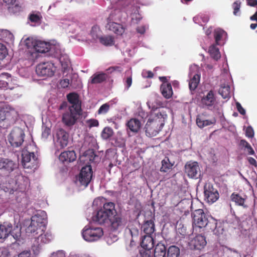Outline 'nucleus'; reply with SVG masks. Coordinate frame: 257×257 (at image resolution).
Returning a JSON list of instances; mask_svg holds the SVG:
<instances>
[{"mask_svg":"<svg viewBox=\"0 0 257 257\" xmlns=\"http://www.w3.org/2000/svg\"><path fill=\"white\" fill-rule=\"evenodd\" d=\"M35 219L34 220L33 223H31L29 226L26 229V233L29 236L35 238L40 233H42L44 231V230L42 229V228L38 227V226L34 225V223H36Z\"/></svg>","mask_w":257,"mask_h":257,"instance_id":"4be33fe9","label":"nucleus"},{"mask_svg":"<svg viewBox=\"0 0 257 257\" xmlns=\"http://www.w3.org/2000/svg\"><path fill=\"white\" fill-rule=\"evenodd\" d=\"M50 257H66V254L64 251L58 250L51 253Z\"/></svg>","mask_w":257,"mask_h":257,"instance_id":"680f3d73","label":"nucleus"},{"mask_svg":"<svg viewBox=\"0 0 257 257\" xmlns=\"http://www.w3.org/2000/svg\"><path fill=\"white\" fill-rule=\"evenodd\" d=\"M76 158V154L73 151H65L59 156V160L62 162H71Z\"/></svg>","mask_w":257,"mask_h":257,"instance_id":"5701e85b","label":"nucleus"},{"mask_svg":"<svg viewBox=\"0 0 257 257\" xmlns=\"http://www.w3.org/2000/svg\"><path fill=\"white\" fill-rule=\"evenodd\" d=\"M109 109V106L107 104L105 103L101 106L99 108L98 113L99 114H105L106 113Z\"/></svg>","mask_w":257,"mask_h":257,"instance_id":"052dcab7","label":"nucleus"},{"mask_svg":"<svg viewBox=\"0 0 257 257\" xmlns=\"http://www.w3.org/2000/svg\"><path fill=\"white\" fill-rule=\"evenodd\" d=\"M24 42L27 47H33L34 50L39 53L48 52L50 50V46H51L50 42L35 40L31 37L27 38Z\"/></svg>","mask_w":257,"mask_h":257,"instance_id":"7ed1b4c3","label":"nucleus"},{"mask_svg":"<svg viewBox=\"0 0 257 257\" xmlns=\"http://www.w3.org/2000/svg\"><path fill=\"white\" fill-rule=\"evenodd\" d=\"M87 126L91 128L98 126L99 122L97 120L95 119H88L86 121Z\"/></svg>","mask_w":257,"mask_h":257,"instance_id":"4d7b16f0","label":"nucleus"},{"mask_svg":"<svg viewBox=\"0 0 257 257\" xmlns=\"http://www.w3.org/2000/svg\"><path fill=\"white\" fill-rule=\"evenodd\" d=\"M0 88H7L10 80V76L7 73L2 74L0 76Z\"/></svg>","mask_w":257,"mask_h":257,"instance_id":"ea45409f","label":"nucleus"},{"mask_svg":"<svg viewBox=\"0 0 257 257\" xmlns=\"http://www.w3.org/2000/svg\"><path fill=\"white\" fill-rule=\"evenodd\" d=\"M245 200L242 198L241 205L243 207V208H245L247 210V211H246L247 214H244V215L246 216H247V215L249 216L250 213L251 212V208L248 205L245 204Z\"/></svg>","mask_w":257,"mask_h":257,"instance_id":"0e129e2a","label":"nucleus"},{"mask_svg":"<svg viewBox=\"0 0 257 257\" xmlns=\"http://www.w3.org/2000/svg\"><path fill=\"white\" fill-rule=\"evenodd\" d=\"M8 54V52L6 47L0 42V60L4 59Z\"/></svg>","mask_w":257,"mask_h":257,"instance_id":"3c124183","label":"nucleus"},{"mask_svg":"<svg viewBox=\"0 0 257 257\" xmlns=\"http://www.w3.org/2000/svg\"><path fill=\"white\" fill-rule=\"evenodd\" d=\"M227 34L224 31L219 29H217L215 30V38L216 43L217 44H220V41H223L225 40Z\"/></svg>","mask_w":257,"mask_h":257,"instance_id":"c9c22d12","label":"nucleus"},{"mask_svg":"<svg viewBox=\"0 0 257 257\" xmlns=\"http://www.w3.org/2000/svg\"><path fill=\"white\" fill-rule=\"evenodd\" d=\"M165 246L161 243H158L154 250V257H165Z\"/></svg>","mask_w":257,"mask_h":257,"instance_id":"f704fd0d","label":"nucleus"},{"mask_svg":"<svg viewBox=\"0 0 257 257\" xmlns=\"http://www.w3.org/2000/svg\"><path fill=\"white\" fill-rule=\"evenodd\" d=\"M180 254V249L176 246H171L168 250V257H178Z\"/></svg>","mask_w":257,"mask_h":257,"instance_id":"a19ab883","label":"nucleus"},{"mask_svg":"<svg viewBox=\"0 0 257 257\" xmlns=\"http://www.w3.org/2000/svg\"><path fill=\"white\" fill-rule=\"evenodd\" d=\"M139 225L137 223L136 225L131 224L129 225L127 230L131 234L132 237H136L138 236L139 233Z\"/></svg>","mask_w":257,"mask_h":257,"instance_id":"79ce46f5","label":"nucleus"},{"mask_svg":"<svg viewBox=\"0 0 257 257\" xmlns=\"http://www.w3.org/2000/svg\"><path fill=\"white\" fill-rule=\"evenodd\" d=\"M245 135L248 138H252L254 136V131L250 126H247L245 130Z\"/></svg>","mask_w":257,"mask_h":257,"instance_id":"13d9d810","label":"nucleus"},{"mask_svg":"<svg viewBox=\"0 0 257 257\" xmlns=\"http://www.w3.org/2000/svg\"><path fill=\"white\" fill-rule=\"evenodd\" d=\"M70 84V80L67 78L62 79L60 82L59 85L63 88L67 87Z\"/></svg>","mask_w":257,"mask_h":257,"instance_id":"69168bd1","label":"nucleus"},{"mask_svg":"<svg viewBox=\"0 0 257 257\" xmlns=\"http://www.w3.org/2000/svg\"><path fill=\"white\" fill-rule=\"evenodd\" d=\"M56 71V67L50 62H43L38 64L36 69L38 75L43 77L52 76Z\"/></svg>","mask_w":257,"mask_h":257,"instance_id":"423d86ee","label":"nucleus"},{"mask_svg":"<svg viewBox=\"0 0 257 257\" xmlns=\"http://www.w3.org/2000/svg\"><path fill=\"white\" fill-rule=\"evenodd\" d=\"M185 172L189 178L197 179L200 176V168L198 163L187 162L185 166Z\"/></svg>","mask_w":257,"mask_h":257,"instance_id":"4468645a","label":"nucleus"},{"mask_svg":"<svg viewBox=\"0 0 257 257\" xmlns=\"http://www.w3.org/2000/svg\"><path fill=\"white\" fill-rule=\"evenodd\" d=\"M18 168V164L8 159L0 158V170L5 176H9L15 169Z\"/></svg>","mask_w":257,"mask_h":257,"instance_id":"2eb2a0df","label":"nucleus"},{"mask_svg":"<svg viewBox=\"0 0 257 257\" xmlns=\"http://www.w3.org/2000/svg\"><path fill=\"white\" fill-rule=\"evenodd\" d=\"M205 200L209 204L215 202L219 198V194L210 183H206L204 187Z\"/></svg>","mask_w":257,"mask_h":257,"instance_id":"ddd939ff","label":"nucleus"},{"mask_svg":"<svg viewBox=\"0 0 257 257\" xmlns=\"http://www.w3.org/2000/svg\"><path fill=\"white\" fill-rule=\"evenodd\" d=\"M69 137L68 133L62 128L56 131L53 135V141L55 146L60 149L66 147L68 144Z\"/></svg>","mask_w":257,"mask_h":257,"instance_id":"39448f33","label":"nucleus"},{"mask_svg":"<svg viewBox=\"0 0 257 257\" xmlns=\"http://www.w3.org/2000/svg\"><path fill=\"white\" fill-rule=\"evenodd\" d=\"M127 126L131 131L137 133L142 126L141 122L137 118H132L127 123Z\"/></svg>","mask_w":257,"mask_h":257,"instance_id":"a878e982","label":"nucleus"},{"mask_svg":"<svg viewBox=\"0 0 257 257\" xmlns=\"http://www.w3.org/2000/svg\"><path fill=\"white\" fill-rule=\"evenodd\" d=\"M106 78V75L104 73H97L94 74L90 80V82L92 84H96L103 81Z\"/></svg>","mask_w":257,"mask_h":257,"instance_id":"4c0bfd02","label":"nucleus"},{"mask_svg":"<svg viewBox=\"0 0 257 257\" xmlns=\"http://www.w3.org/2000/svg\"><path fill=\"white\" fill-rule=\"evenodd\" d=\"M100 30L98 26H94L92 28L90 35L94 40L99 39V36L100 35Z\"/></svg>","mask_w":257,"mask_h":257,"instance_id":"de8ad7c7","label":"nucleus"},{"mask_svg":"<svg viewBox=\"0 0 257 257\" xmlns=\"http://www.w3.org/2000/svg\"><path fill=\"white\" fill-rule=\"evenodd\" d=\"M209 52L210 55L216 60H218L220 58V54L219 50L215 46H211L209 49Z\"/></svg>","mask_w":257,"mask_h":257,"instance_id":"a18cd8bd","label":"nucleus"},{"mask_svg":"<svg viewBox=\"0 0 257 257\" xmlns=\"http://www.w3.org/2000/svg\"><path fill=\"white\" fill-rule=\"evenodd\" d=\"M159 79L163 82L161 87V90L163 95L166 98L171 97L173 94V91L171 84L167 83V78L165 77H160Z\"/></svg>","mask_w":257,"mask_h":257,"instance_id":"6ab92c4d","label":"nucleus"},{"mask_svg":"<svg viewBox=\"0 0 257 257\" xmlns=\"http://www.w3.org/2000/svg\"><path fill=\"white\" fill-rule=\"evenodd\" d=\"M206 244V241L204 236L197 235L193 237L189 242V245L191 248L201 249Z\"/></svg>","mask_w":257,"mask_h":257,"instance_id":"a211bd4d","label":"nucleus"},{"mask_svg":"<svg viewBox=\"0 0 257 257\" xmlns=\"http://www.w3.org/2000/svg\"><path fill=\"white\" fill-rule=\"evenodd\" d=\"M81 234L83 238L88 242H93L99 240L103 235L100 227L85 226L82 229Z\"/></svg>","mask_w":257,"mask_h":257,"instance_id":"f03ea898","label":"nucleus"},{"mask_svg":"<svg viewBox=\"0 0 257 257\" xmlns=\"http://www.w3.org/2000/svg\"><path fill=\"white\" fill-rule=\"evenodd\" d=\"M0 257H11L9 249L5 247H0Z\"/></svg>","mask_w":257,"mask_h":257,"instance_id":"6e6d98bb","label":"nucleus"},{"mask_svg":"<svg viewBox=\"0 0 257 257\" xmlns=\"http://www.w3.org/2000/svg\"><path fill=\"white\" fill-rule=\"evenodd\" d=\"M80 114V110L69 108L68 111L62 115V122L67 126L73 125L76 122Z\"/></svg>","mask_w":257,"mask_h":257,"instance_id":"0eeeda50","label":"nucleus"},{"mask_svg":"<svg viewBox=\"0 0 257 257\" xmlns=\"http://www.w3.org/2000/svg\"><path fill=\"white\" fill-rule=\"evenodd\" d=\"M60 61L64 71H67L70 68V63L68 59H65L63 57H61Z\"/></svg>","mask_w":257,"mask_h":257,"instance_id":"8fccbe9b","label":"nucleus"},{"mask_svg":"<svg viewBox=\"0 0 257 257\" xmlns=\"http://www.w3.org/2000/svg\"><path fill=\"white\" fill-rule=\"evenodd\" d=\"M0 39H2L7 43L14 41V37L12 33L6 30H0Z\"/></svg>","mask_w":257,"mask_h":257,"instance_id":"2f4dec72","label":"nucleus"},{"mask_svg":"<svg viewBox=\"0 0 257 257\" xmlns=\"http://www.w3.org/2000/svg\"><path fill=\"white\" fill-rule=\"evenodd\" d=\"M144 232L147 234L150 235L153 233L155 230L154 224L152 221H146L142 226Z\"/></svg>","mask_w":257,"mask_h":257,"instance_id":"e433bc0d","label":"nucleus"},{"mask_svg":"<svg viewBox=\"0 0 257 257\" xmlns=\"http://www.w3.org/2000/svg\"><path fill=\"white\" fill-rule=\"evenodd\" d=\"M30 20L33 22H38L40 20V17L36 14H32L30 16Z\"/></svg>","mask_w":257,"mask_h":257,"instance_id":"338daca9","label":"nucleus"},{"mask_svg":"<svg viewBox=\"0 0 257 257\" xmlns=\"http://www.w3.org/2000/svg\"><path fill=\"white\" fill-rule=\"evenodd\" d=\"M51 46H50V52L51 55L55 57H59L62 54V50L59 44L55 41L50 42Z\"/></svg>","mask_w":257,"mask_h":257,"instance_id":"c756f323","label":"nucleus"},{"mask_svg":"<svg viewBox=\"0 0 257 257\" xmlns=\"http://www.w3.org/2000/svg\"><path fill=\"white\" fill-rule=\"evenodd\" d=\"M47 219V215L46 212L43 210H38L32 216L31 223H33L34 220L35 219L37 221L36 223H34V225L45 230Z\"/></svg>","mask_w":257,"mask_h":257,"instance_id":"dca6fc26","label":"nucleus"},{"mask_svg":"<svg viewBox=\"0 0 257 257\" xmlns=\"http://www.w3.org/2000/svg\"><path fill=\"white\" fill-rule=\"evenodd\" d=\"M172 166L173 164L170 162L169 159L168 158H165L162 161V167L160 169L161 171L164 172H167Z\"/></svg>","mask_w":257,"mask_h":257,"instance_id":"c03bdc74","label":"nucleus"},{"mask_svg":"<svg viewBox=\"0 0 257 257\" xmlns=\"http://www.w3.org/2000/svg\"><path fill=\"white\" fill-rule=\"evenodd\" d=\"M113 134V130L109 127H105L102 133H101V137L103 139L106 140L111 137Z\"/></svg>","mask_w":257,"mask_h":257,"instance_id":"49530a36","label":"nucleus"},{"mask_svg":"<svg viewBox=\"0 0 257 257\" xmlns=\"http://www.w3.org/2000/svg\"><path fill=\"white\" fill-rule=\"evenodd\" d=\"M167 114L163 108L154 110L148 116L145 126L146 135L149 137L157 136L162 129Z\"/></svg>","mask_w":257,"mask_h":257,"instance_id":"f257e3e1","label":"nucleus"},{"mask_svg":"<svg viewBox=\"0 0 257 257\" xmlns=\"http://www.w3.org/2000/svg\"><path fill=\"white\" fill-rule=\"evenodd\" d=\"M50 135V129L48 127H45L43 128L42 133V137L44 139H47Z\"/></svg>","mask_w":257,"mask_h":257,"instance_id":"e2e57ef3","label":"nucleus"},{"mask_svg":"<svg viewBox=\"0 0 257 257\" xmlns=\"http://www.w3.org/2000/svg\"><path fill=\"white\" fill-rule=\"evenodd\" d=\"M101 209L110 216L111 218L116 214L114 204L112 202L105 203L103 204V208Z\"/></svg>","mask_w":257,"mask_h":257,"instance_id":"bb28decb","label":"nucleus"},{"mask_svg":"<svg viewBox=\"0 0 257 257\" xmlns=\"http://www.w3.org/2000/svg\"><path fill=\"white\" fill-rule=\"evenodd\" d=\"M216 120L214 118L207 119L204 115H199L196 118V124L197 126L202 128L204 127L214 124Z\"/></svg>","mask_w":257,"mask_h":257,"instance_id":"aec40b11","label":"nucleus"},{"mask_svg":"<svg viewBox=\"0 0 257 257\" xmlns=\"http://www.w3.org/2000/svg\"><path fill=\"white\" fill-rule=\"evenodd\" d=\"M152 254V251L148 249H145L143 248V249L140 250V254L139 256L140 257H150Z\"/></svg>","mask_w":257,"mask_h":257,"instance_id":"bf43d9fd","label":"nucleus"},{"mask_svg":"<svg viewBox=\"0 0 257 257\" xmlns=\"http://www.w3.org/2000/svg\"><path fill=\"white\" fill-rule=\"evenodd\" d=\"M104 199L102 197H98L95 198L92 203V205L95 208H98L103 205L104 204Z\"/></svg>","mask_w":257,"mask_h":257,"instance_id":"864d4df0","label":"nucleus"},{"mask_svg":"<svg viewBox=\"0 0 257 257\" xmlns=\"http://www.w3.org/2000/svg\"><path fill=\"white\" fill-rule=\"evenodd\" d=\"M109 223H111L112 227L114 229H117L124 226L125 221L115 214L112 219H110Z\"/></svg>","mask_w":257,"mask_h":257,"instance_id":"72a5a7b5","label":"nucleus"},{"mask_svg":"<svg viewBox=\"0 0 257 257\" xmlns=\"http://www.w3.org/2000/svg\"><path fill=\"white\" fill-rule=\"evenodd\" d=\"M215 99L213 91H210L201 99L202 103L206 106H211L214 104Z\"/></svg>","mask_w":257,"mask_h":257,"instance_id":"c85d7f7f","label":"nucleus"},{"mask_svg":"<svg viewBox=\"0 0 257 257\" xmlns=\"http://www.w3.org/2000/svg\"><path fill=\"white\" fill-rule=\"evenodd\" d=\"M119 20V16H116L111 14L108 18L106 28L114 33L121 35L124 33V28L116 22Z\"/></svg>","mask_w":257,"mask_h":257,"instance_id":"9b49d317","label":"nucleus"},{"mask_svg":"<svg viewBox=\"0 0 257 257\" xmlns=\"http://www.w3.org/2000/svg\"><path fill=\"white\" fill-rule=\"evenodd\" d=\"M84 142L88 145H93L96 142L95 139L89 134H86L84 138Z\"/></svg>","mask_w":257,"mask_h":257,"instance_id":"5fc2aeb1","label":"nucleus"},{"mask_svg":"<svg viewBox=\"0 0 257 257\" xmlns=\"http://www.w3.org/2000/svg\"><path fill=\"white\" fill-rule=\"evenodd\" d=\"M100 42L105 46H111L114 44V38L111 36H105L99 38Z\"/></svg>","mask_w":257,"mask_h":257,"instance_id":"58836bf2","label":"nucleus"},{"mask_svg":"<svg viewBox=\"0 0 257 257\" xmlns=\"http://www.w3.org/2000/svg\"><path fill=\"white\" fill-rule=\"evenodd\" d=\"M242 147L244 148L243 151L247 155H253L254 154L253 149L245 140H242Z\"/></svg>","mask_w":257,"mask_h":257,"instance_id":"37998d69","label":"nucleus"},{"mask_svg":"<svg viewBox=\"0 0 257 257\" xmlns=\"http://www.w3.org/2000/svg\"><path fill=\"white\" fill-rule=\"evenodd\" d=\"M112 218L101 209L99 210L95 216L94 220L100 224L108 223Z\"/></svg>","mask_w":257,"mask_h":257,"instance_id":"412c9836","label":"nucleus"},{"mask_svg":"<svg viewBox=\"0 0 257 257\" xmlns=\"http://www.w3.org/2000/svg\"><path fill=\"white\" fill-rule=\"evenodd\" d=\"M198 67L197 65H192L190 67V76H193L189 82V88L191 90L196 88L200 81V75L197 73Z\"/></svg>","mask_w":257,"mask_h":257,"instance_id":"f3484780","label":"nucleus"},{"mask_svg":"<svg viewBox=\"0 0 257 257\" xmlns=\"http://www.w3.org/2000/svg\"><path fill=\"white\" fill-rule=\"evenodd\" d=\"M18 257H31V253L28 251H24L20 253Z\"/></svg>","mask_w":257,"mask_h":257,"instance_id":"774afa93","label":"nucleus"},{"mask_svg":"<svg viewBox=\"0 0 257 257\" xmlns=\"http://www.w3.org/2000/svg\"><path fill=\"white\" fill-rule=\"evenodd\" d=\"M22 164L25 168L35 169L37 166V157L33 152L27 150L22 152Z\"/></svg>","mask_w":257,"mask_h":257,"instance_id":"6e6552de","label":"nucleus"},{"mask_svg":"<svg viewBox=\"0 0 257 257\" xmlns=\"http://www.w3.org/2000/svg\"><path fill=\"white\" fill-rule=\"evenodd\" d=\"M240 6L241 2L239 1H236L233 3L232 7L233 13L234 16H239L240 15Z\"/></svg>","mask_w":257,"mask_h":257,"instance_id":"09e8293b","label":"nucleus"},{"mask_svg":"<svg viewBox=\"0 0 257 257\" xmlns=\"http://www.w3.org/2000/svg\"><path fill=\"white\" fill-rule=\"evenodd\" d=\"M92 176V171L90 165H86L81 170L76 183L80 187H86L90 183Z\"/></svg>","mask_w":257,"mask_h":257,"instance_id":"20e7f679","label":"nucleus"},{"mask_svg":"<svg viewBox=\"0 0 257 257\" xmlns=\"http://www.w3.org/2000/svg\"><path fill=\"white\" fill-rule=\"evenodd\" d=\"M3 2L8 6L10 11L12 13H17L21 10V6L16 0H3Z\"/></svg>","mask_w":257,"mask_h":257,"instance_id":"cd10ccee","label":"nucleus"},{"mask_svg":"<svg viewBox=\"0 0 257 257\" xmlns=\"http://www.w3.org/2000/svg\"><path fill=\"white\" fill-rule=\"evenodd\" d=\"M218 92L222 98L224 99L229 98L231 95V90L228 84L225 83L221 84Z\"/></svg>","mask_w":257,"mask_h":257,"instance_id":"7c9ffc66","label":"nucleus"},{"mask_svg":"<svg viewBox=\"0 0 257 257\" xmlns=\"http://www.w3.org/2000/svg\"><path fill=\"white\" fill-rule=\"evenodd\" d=\"M193 225L199 228L205 227L208 223L207 215L204 213L203 210H195L193 214Z\"/></svg>","mask_w":257,"mask_h":257,"instance_id":"f8f14e48","label":"nucleus"},{"mask_svg":"<svg viewBox=\"0 0 257 257\" xmlns=\"http://www.w3.org/2000/svg\"><path fill=\"white\" fill-rule=\"evenodd\" d=\"M67 99L72 104L69 108H73L74 109L80 110V104L78 100V96L76 93H71L68 94Z\"/></svg>","mask_w":257,"mask_h":257,"instance_id":"b1692460","label":"nucleus"},{"mask_svg":"<svg viewBox=\"0 0 257 257\" xmlns=\"http://www.w3.org/2000/svg\"><path fill=\"white\" fill-rule=\"evenodd\" d=\"M231 199L233 202H234L235 205L237 206L241 205V196L239 194L233 193L231 196Z\"/></svg>","mask_w":257,"mask_h":257,"instance_id":"603ef678","label":"nucleus"},{"mask_svg":"<svg viewBox=\"0 0 257 257\" xmlns=\"http://www.w3.org/2000/svg\"><path fill=\"white\" fill-rule=\"evenodd\" d=\"M53 238L50 232H41L33 238V245L32 248L35 253H38L39 251V245L41 243H46L50 241Z\"/></svg>","mask_w":257,"mask_h":257,"instance_id":"1a4fd4ad","label":"nucleus"},{"mask_svg":"<svg viewBox=\"0 0 257 257\" xmlns=\"http://www.w3.org/2000/svg\"><path fill=\"white\" fill-rule=\"evenodd\" d=\"M24 136V133L21 128H16L10 134L8 140L12 146L18 147L23 143Z\"/></svg>","mask_w":257,"mask_h":257,"instance_id":"9d476101","label":"nucleus"},{"mask_svg":"<svg viewBox=\"0 0 257 257\" xmlns=\"http://www.w3.org/2000/svg\"><path fill=\"white\" fill-rule=\"evenodd\" d=\"M141 245L145 249L150 250L154 246V241L152 236L146 235L142 240Z\"/></svg>","mask_w":257,"mask_h":257,"instance_id":"473e14b6","label":"nucleus"},{"mask_svg":"<svg viewBox=\"0 0 257 257\" xmlns=\"http://www.w3.org/2000/svg\"><path fill=\"white\" fill-rule=\"evenodd\" d=\"M12 226L10 223H4L0 225V239L6 238L12 231Z\"/></svg>","mask_w":257,"mask_h":257,"instance_id":"393cba45","label":"nucleus"}]
</instances>
